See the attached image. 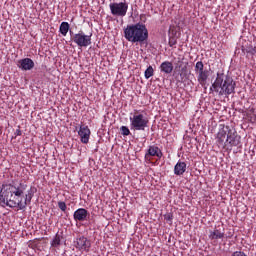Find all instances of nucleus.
I'll use <instances>...</instances> for the list:
<instances>
[{
  "label": "nucleus",
  "mask_w": 256,
  "mask_h": 256,
  "mask_svg": "<svg viewBox=\"0 0 256 256\" xmlns=\"http://www.w3.org/2000/svg\"><path fill=\"white\" fill-rule=\"evenodd\" d=\"M15 137H21L23 135V132H21V129H16L15 133H14Z\"/></svg>",
  "instance_id": "nucleus-27"
},
{
  "label": "nucleus",
  "mask_w": 256,
  "mask_h": 256,
  "mask_svg": "<svg viewBox=\"0 0 256 256\" xmlns=\"http://www.w3.org/2000/svg\"><path fill=\"white\" fill-rule=\"evenodd\" d=\"M197 81L201 87H206L207 80L209 79V70H204L202 72H198Z\"/></svg>",
  "instance_id": "nucleus-13"
},
{
  "label": "nucleus",
  "mask_w": 256,
  "mask_h": 256,
  "mask_svg": "<svg viewBox=\"0 0 256 256\" xmlns=\"http://www.w3.org/2000/svg\"><path fill=\"white\" fill-rule=\"evenodd\" d=\"M223 237H225V232L221 231V229L215 228L213 231H210L209 239H211V241L223 239Z\"/></svg>",
  "instance_id": "nucleus-16"
},
{
  "label": "nucleus",
  "mask_w": 256,
  "mask_h": 256,
  "mask_svg": "<svg viewBox=\"0 0 256 256\" xmlns=\"http://www.w3.org/2000/svg\"><path fill=\"white\" fill-rule=\"evenodd\" d=\"M175 69H181V72L183 73V71H186L187 66H184V67H183V61L179 60V61L176 63Z\"/></svg>",
  "instance_id": "nucleus-24"
},
{
  "label": "nucleus",
  "mask_w": 256,
  "mask_h": 256,
  "mask_svg": "<svg viewBox=\"0 0 256 256\" xmlns=\"http://www.w3.org/2000/svg\"><path fill=\"white\" fill-rule=\"evenodd\" d=\"M109 8L114 17H125L127 11H129V4L126 2H114L109 4Z\"/></svg>",
  "instance_id": "nucleus-7"
},
{
  "label": "nucleus",
  "mask_w": 256,
  "mask_h": 256,
  "mask_svg": "<svg viewBox=\"0 0 256 256\" xmlns=\"http://www.w3.org/2000/svg\"><path fill=\"white\" fill-rule=\"evenodd\" d=\"M27 184L19 183L18 185L3 184L0 190V203L2 207H17L21 211L27 208L35 195V188L31 187L27 193Z\"/></svg>",
  "instance_id": "nucleus-1"
},
{
  "label": "nucleus",
  "mask_w": 256,
  "mask_h": 256,
  "mask_svg": "<svg viewBox=\"0 0 256 256\" xmlns=\"http://www.w3.org/2000/svg\"><path fill=\"white\" fill-rule=\"evenodd\" d=\"M59 245H61V235L57 233L51 241V247L57 248Z\"/></svg>",
  "instance_id": "nucleus-20"
},
{
  "label": "nucleus",
  "mask_w": 256,
  "mask_h": 256,
  "mask_svg": "<svg viewBox=\"0 0 256 256\" xmlns=\"http://www.w3.org/2000/svg\"><path fill=\"white\" fill-rule=\"evenodd\" d=\"M70 35L73 43H75L78 47H89V45H91V37H93V33L86 35L83 30H80L78 33L73 35V31L70 30Z\"/></svg>",
  "instance_id": "nucleus-6"
},
{
  "label": "nucleus",
  "mask_w": 256,
  "mask_h": 256,
  "mask_svg": "<svg viewBox=\"0 0 256 256\" xmlns=\"http://www.w3.org/2000/svg\"><path fill=\"white\" fill-rule=\"evenodd\" d=\"M74 221H87V218L89 217V211H87V209L85 208H79L77 209L74 214Z\"/></svg>",
  "instance_id": "nucleus-11"
},
{
  "label": "nucleus",
  "mask_w": 256,
  "mask_h": 256,
  "mask_svg": "<svg viewBox=\"0 0 256 256\" xmlns=\"http://www.w3.org/2000/svg\"><path fill=\"white\" fill-rule=\"evenodd\" d=\"M74 247H76L78 251H85L88 253V251L91 249V241H89V239H87L85 236H79L74 241Z\"/></svg>",
  "instance_id": "nucleus-8"
},
{
  "label": "nucleus",
  "mask_w": 256,
  "mask_h": 256,
  "mask_svg": "<svg viewBox=\"0 0 256 256\" xmlns=\"http://www.w3.org/2000/svg\"><path fill=\"white\" fill-rule=\"evenodd\" d=\"M149 157H158V159H161L163 152H161L159 146L151 145L145 154V159H149Z\"/></svg>",
  "instance_id": "nucleus-10"
},
{
  "label": "nucleus",
  "mask_w": 256,
  "mask_h": 256,
  "mask_svg": "<svg viewBox=\"0 0 256 256\" xmlns=\"http://www.w3.org/2000/svg\"><path fill=\"white\" fill-rule=\"evenodd\" d=\"M235 87H237V83L233 81V77L225 73H217V77L210 89L223 96L235 93Z\"/></svg>",
  "instance_id": "nucleus-4"
},
{
  "label": "nucleus",
  "mask_w": 256,
  "mask_h": 256,
  "mask_svg": "<svg viewBox=\"0 0 256 256\" xmlns=\"http://www.w3.org/2000/svg\"><path fill=\"white\" fill-rule=\"evenodd\" d=\"M168 45H169V47H175V45H177V37L176 36H170Z\"/></svg>",
  "instance_id": "nucleus-23"
},
{
  "label": "nucleus",
  "mask_w": 256,
  "mask_h": 256,
  "mask_svg": "<svg viewBox=\"0 0 256 256\" xmlns=\"http://www.w3.org/2000/svg\"><path fill=\"white\" fill-rule=\"evenodd\" d=\"M19 65L20 69L23 71H31V69L35 67V62H33L31 58H24L19 60Z\"/></svg>",
  "instance_id": "nucleus-12"
},
{
  "label": "nucleus",
  "mask_w": 256,
  "mask_h": 256,
  "mask_svg": "<svg viewBox=\"0 0 256 256\" xmlns=\"http://www.w3.org/2000/svg\"><path fill=\"white\" fill-rule=\"evenodd\" d=\"M161 73H165L166 75H171L173 73V62L164 61L160 65Z\"/></svg>",
  "instance_id": "nucleus-14"
},
{
  "label": "nucleus",
  "mask_w": 256,
  "mask_h": 256,
  "mask_svg": "<svg viewBox=\"0 0 256 256\" xmlns=\"http://www.w3.org/2000/svg\"><path fill=\"white\" fill-rule=\"evenodd\" d=\"M242 53H246L247 55H253V56H256V46L253 47H245V46H242Z\"/></svg>",
  "instance_id": "nucleus-18"
},
{
  "label": "nucleus",
  "mask_w": 256,
  "mask_h": 256,
  "mask_svg": "<svg viewBox=\"0 0 256 256\" xmlns=\"http://www.w3.org/2000/svg\"><path fill=\"white\" fill-rule=\"evenodd\" d=\"M130 127L134 131H145L149 127V118L135 110L133 117H130Z\"/></svg>",
  "instance_id": "nucleus-5"
},
{
  "label": "nucleus",
  "mask_w": 256,
  "mask_h": 256,
  "mask_svg": "<svg viewBox=\"0 0 256 256\" xmlns=\"http://www.w3.org/2000/svg\"><path fill=\"white\" fill-rule=\"evenodd\" d=\"M153 75H155V70L153 69V66H149L144 72V77L145 79H151Z\"/></svg>",
  "instance_id": "nucleus-21"
},
{
  "label": "nucleus",
  "mask_w": 256,
  "mask_h": 256,
  "mask_svg": "<svg viewBox=\"0 0 256 256\" xmlns=\"http://www.w3.org/2000/svg\"><path fill=\"white\" fill-rule=\"evenodd\" d=\"M216 143L222 149H229V147H237L241 144V137L237 134V130L229 125H220L217 133Z\"/></svg>",
  "instance_id": "nucleus-2"
},
{
  "label": "nucleus",
  "mask_w": 256,
  "mask_h": 256,
  "mask_svg": "<svg viewBox=\"0 0 256 256\" xmlns=\"http://www.w3.org/2000/svg\"><path fill=\"white\" fill-rule=\"evenodd\" d=\"M124 37L129 43H145L149 39V30L145 24L138 22L124 29Z\"/></svg>",
  "instance_id": "nucleus-3"
},
{
  "label": "nucleus",
  "mask_w": 256,
  "mask_h": 256,
  "mask_svg": "<svg viewBox=\"0 0 256 256\" xmlns=\"http://www.w3.org/2000/svg\"><path fill=\"white\" fill-rule=\"evenodd\" d=\"M194 71H195L196 75L198 73H201V72L205 71V65L203 64V61L196 62V65L194 67Z\"/></svg>",
  "instance_id": "nucleus-19"
},
{
  "label": "nucleus",
  "mask_w": 256,
  "mask_h": 256,
  "mask_svg": "<svg viewBox=\"0 0 256 256\" xmlns=\"http://www.w3.org/2000/svg\"><path fill=\"white\" fill-rule=\"evenodd\" d=\"M58 207L64 213H65V211H67V204L65 202H63V201H59L58 202Z\"/></svg>",
  "instance_id": "nucleus-26"
},
{
  "label": "nucleus",
  "mask_w": 256,
  "mask_h": 256,
  "mask_svg": "<svg viewBox=\"0 0 256 256\" xmlns=\"http://www.w3.org/2000/svg\"><path fill=\"white\" fill-rule=\"evenodd\" d=\"M187 171V164L185 162H177L174 166V175H183Z\"/></svg>",
  "instance_id": "nucleus-15"
},
{
  "label": "nucleus",
  "mask_w": 256,
  "mask_h": 256,
  "mask_svg": "<svg viewBox=\"0 0 256 256\" xmlns=\"http://www.w3.org/2000/svg\"><path fill=\"white\" fill-rule=\"evenodd\" d=\"M69 29H71V26L68 24V22H62L59 27V32L63 37H67V33H69Z\"/></svg>",
  "instance_id": "nucleus-17"
},
{
  "label": "nucleus",
  "mask_w": 256,
  "mask_h": 256,
  "mask_svg": "<svg viewBox=\"0 0 256 256\" xmlns=\"http://www.w3.org/2000/svg\"><path fill=\"white\" fill-rule=\"evenodd\" d=\"M78 135L81 143L87 145V143H89V139H91V129H89V126L81 124L78 130Z\"/></svg>",
  "instance_id": "nucleus-9"
},
{
  "label": "nucleus",
  "mask_w": 256,
  "mask_h": 256,
  "mask_svg": "<svg viewBox=\"0 0 256 256\" xmlns=\"http://www.w3.org/2000/svg\"><path fill=\"white\" fill-rule=\"evenodd\" d=\"M120 131H121V135H123L124 137L131 135V130H129L127 126H122L120 128Z\"/></svg>",
  "instance_id": "nucleus-22"
},
{
  "label": "nucleus",
  "mask_w": 256,
  "mask_h": 256,
  "mask_svg": "<svg viewBox=\"0 0 256 256\" xmlns=\"http://www.w3.org/2000/svg\"><path fill=\"white\" fill-rule=\"evenodd\" d=\"M165 221L171 225L173 223V214L172 213H167L164 215Z\"/></svg>",
  "instance_id": "nucleus-25"
}]
</instances>
